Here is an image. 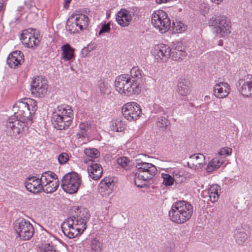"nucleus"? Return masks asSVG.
<instances>
[{
  "instance_id": "5701e85b",
  "label": "nucleus",
  "mask_w": 252,
  "mask_h": 252,
  "mask_svg": "<svg viewBox=\"0 0 252 252\" xmlns=\"http://www.w3.org/2000/svg\"><path fill=\"white\" fill-rule=\"evenodd\" d=\"M62 53V58L64 61H70L74 59V49L67 43L61 47Z\"/></svg>"
},
{
  "instance_id": "09e8293b",
  "label": "nucleus",
  "mask_w": 252,
  "mask_h": 252,
  "mask_svg": "<svg viewBox=\"0 0 252 252\" xmlns=\"http://www.w3.org/2000/svg\"><path fill=\"white\" fill-rule=\"evenodd\" d=\"M110 23L109 22L107 24H104L102 25L101 28L98 32V34L100 35L103 33L108 32H110Z\"/></svg>"
},
{
  "instance_id": "37998d69",
  "label": "nucleus",
  "mask_w": 252,
  "mask_h": 252,
  "mask_svg": "<svg viewBox=\"0 0 252 252\" xmlns=\"http://www.w3.org/2000/svg\"><path fill=\"white\" fill-rule=\"evenodd\" d=\"M141 70L137 67H133L130 70V75L133 78L141 79L143 77Z\"/></svg>"
},
{
  "instance_id": "79ce46f5",
  "label": "nucleus",
  "mask_w": 252,
  "mask_h": 252,
  "mask_svg": "<svg viewBox=\"0 0 252 252\" xmlns=\"http://www.w3.org/2000/svg\"><path fill=\"white\" fill-rule=\"evenodd\" d=\"M171 27H172L173 30L175 29L178 32H184L186 30V28L184 24L181 22H177L176 23L173 22Z\"/></svg>"
},
{
  "instance_id": "9d476101",
  "label": "nucleus",
  "mask_w": 252,
  "mask_h": 252,
  "mask_svg": "<svg viewBox=\"0 0 252 252\" xmlns=\"http://www.w3.org/2000/svg\"><path fill=\"white\" fill-rule=\"evenodd\" d=\"M14 115L13 116L16 119L26 121H31L32 112L27 101H18L15 104L14 107Z\"/></svg>"
},
{
  "instance_id": "13d9d810",
  "label": "nucleus",
  "mask_w": 252,
  "mask_h": 252,
  "mask_svg": "<svg viewBox=\"0 0 252 252\" xmlns=\"http://www.w3.org/2000/svg\"><path fill=\"white\" fill-rule=\"evenodd\" d=\"M3 6V0H0V11L2 9Z\"/></svg>"
},
{
  "instance_id": "393cba45",
  "label": "nucleus",
  "mask_w": 252,
  "mask_h": 252,
  "mask_svg": "<svg viewBox=\"0 0 252 252\" xmlns=\"http://www.w3.org/2000/svg\"><path fill=\"white\" fill-rule=\"evenodd\" d=\"M74 14L71 15L68 19L66 25V30L71 33H74L81 31L77 22L74 19Z\"/></svg>"
},
{
  "instance_id": "20e7f679",
  "label": "nucleus",
  "mask_w": 252,
  "mask_h": 252,
  "mask_svg": "<svg viewBox=\"0 0 252 252\" xmlns=\"http://www.w3.org/2000/svg\"><path fill=\"white\" fill-rule=\"evenodd\" d=\"M73 111L70 107L67 106L63 108L61 113L54 112L51 117V121L55 128L59 130L68 128L72 122Z\"/></svg>"
},
{
  "instance_id": "1a4fd4ad",
  "label": "nucleus",
  "mask_w": 252,
  "mask_h": 252,
  "mask_svg": "<svg viewBox=\"0 0 252 252\" xmlns=\"http://www.w3.org/2000/svg\"><path fill=\"white\" fill-rule=\"evenodd\" d=\"M26 126L25 122L16 119L13 116L9 118L6 123L7 133L13 137H21Z\"/></svg>"
},
{
  "instance_id": "603ef678",
  "label": "nucleus",
  "mask_w": 252,
  "mask_h": 252,
  "mask_svg": "<svg viewBox=\"0 0 252 252\" xmlns=\"http://www.w3.org/2000/svg\"><path fill=\"white\" fill-rule=\"evenodd\" d=\"M79 128L84 132L87 131L89 128V126L88 123H82L79 125Z\"/></svg>"
},
{
  "instance_id": "ddd939ff",
  "label": "nucleus",
  "mask_w": 252,
  "mask_h": 252,
  "mask_svg": "<svg viewBox=\"0 0 252 252\" xmlns=\"http://www.w3.org/2000/svg\"><path fill=\"white\" fill-rule=\"evenodd\" d=\"M124 117L127 120H136L141 113L140 106L136 102H129L125 104L122 109Z\"/></svg>"
},
{
  "instance_id": "aec40b11",
  "label": "nucleus",
  "mask_w": 252,
  "mask_h": 252,
  "mask_svg": "<svg viewBox=\"0 0 252 252\" xmlns=\"http://www.w3.org/2000/svg\"><path fill=\"white\" fill-rule=\"evenodd\" d=\"M188 166L190 168H201L205 163V156L199 153L191 155L189 157Z\"/></svg>"
},
{
  "instance_id": "9b49d317",
  "label": "nucleus",
  "mask_w": 252,
  "mask_h": 252,
  "mask_svg": "<svg viewBox=\"0 0 252 252\" xmlns=\"http://www.w3.org/2000/svg\"><path fill=\"white\" fill-rule=\"evenodd\" d=\"M38 32H36V30L32 28L23 31L20 38L22 43L29 48L38 45L40 40Z\"/></svg>"
},
{
  "instance_id": "a878e982",
  "label": "nucleus",
  "mask_w": 252,
  "mask_h": 252,
  "mask_svg": "<svg viewBox=\"0 0 252 252\" xmlns=\"http://www.w3.org/2000/svg\"><path fill=\"white\" fill-rule=\"evenodd\" d=\"M238 90L243 96L252 97L249 81L246 82L245 80H240Z\"/></svg>"
},
{
  "instance_id": "4468645a",
  "label": "nucleus",
  "mask_w": 252,
  "mask_h": 252,
  "mask_svg": "<svg viewBox=\"0 0 252 252\" xmlns=\"http://www.w3.org/2000/svg\"><path fill=\"white\" fill-rule=\"evenodd\" d=\"M171 49L169 46L160 44L155 45L153 53L157 60L165 62L171 57Z\"/></svg>"
},
{
  "instance_id": "de8ad7c7",
  "label": "nucleus",
  "mask_w": 252,
  "mask_h": 252,
  "mask_svg": "<svg viewBox=\"0 0 252 252\" xmlns=\"http://www.w3.org/2000/svg\"><path fill=\"white\" fill-rule=\"evenodd\" d=\"M153 112L160 115H166V113L163 108L158 104H154L153 105Z\"/></svg>"
},
{
  "instance_id": "49530a36",
  "label": "nucleus",
  "mask_w": 252,
  "mask_h": 252,
  "mask_svg": "<svg viewBox=\"0 0 252 252\" xmlns=\"http://www.w3.org/2000/svg\"><path fill=\"white\" fill-rule=\"evenodd\" d=\"M27 102L28 104V105L32 107V110L31 111L32 113H34V112L37 110V102L33 99H26Z\"/></svg>"
},
{
  "instance_id": "bb28decb",
  "label": "nucleus",
  "mask_w": 252,
  "mask_h": 252,
  "mask_svg": "<svg viewBox=\"0 0 252 252\" xmlns=\"http://www.w3.org/2000/svg\"><path fill=\"white\" fill-rule=\"evenodd\" d=\"M58 178L56 174L52 171H46L42 173L40 178L39 179L40 183L43 187L47 185V184L50 183Z\"/></svg>"
},
{
  "instance_id": "423d86ee",
  "label": "nucleus",
  "mask_w": 252,
  "mask_h": 252,
  "mask_svg": "<svg viewBox=\"0 0 252 252\" xmlns=\"http://www.w3.org/2000/svg\"><path fill=\"white\" fill-rule=\"evenodd\" d=\"M81 183L78 174L75 172L66 173L61 180V187L67 193L72 194L77 191Z\"/></svg>"
},
{
  "instance_id": "c03bdc74",
  "label": "nucleus",
  "mask_w": 252,
  "mask_h": 252,
  "mask_svg": "<svg viewBox=\"0 0 252 252\" xmlns=\"http://www.w3.org/2000/svg\"><path fill=\"white\" fill-rule=\"evenodd\" d=\"M231 153L232 149L230 148L224 147L220 149L219 155L225 158L230 155Z\"/></svg>"
},
{
  "instance_id": "3c124183",
  "label": "nucleus",
  "mask_w": 252,
  "mask_h": 252,
  "mask_svg": "<svg viewBox=\"0 0 252 252\" xmlns=\"http://www.w3.org/2000/svg\"><path fill=\"white\" fill-rule=\"evenodd\" d=\"M219 190H220V187L217 184H215L212 185L207 191L210 192L211 193L212 192V193L219 194Z\"/></svg>"
},
{
  "instance_id": "a18cd8bd",
  "label": "nucleus",
  "mask_w": 252,
  "mask_h": 252,
  "mask_svg": "<svg viewBox=\"0 0 252 252\" xmlns=\"http://www.w3.org/2000/svg\"><path fill=\"white\" fill-rule=\"evenodd\" d=\"M69 159V156L67 154L63 153L59 155L58 161L60 164L63 165Z\"/></svg>"
},
{
  "instance_id": "b1692460",
  "label": "nucleus",
  "mask_w": 252,
  "mask_h": 252,
  "mask_svg": "<svg viewBox=\"0 0 252 252\" xmlns=\"http://www.w3.org/2000/svg\"><path fill=\"white\" fill-rule=\"evenodd\" d=\"M191 87L189 80H182L178 85V93L182 96H186L189 93Z\"/></svg>"
},
{
  "instance_id": "0eeeda50",
  "label": "nucleus",
  "mask_w": 252,
  "mask_h": 252,
  "mask_svg": "<svg viewBox=\"0 0 252 252\" xmlns=\"http://www.w3.org/2000/svg\"><path fill=\"white\" fill-rule=\"evenodd\" d=\"M13 226L15 231L23 240H29L33 236L34 229L32 225L25 219H17Z\"/></svg>"
},
{
  "instance_id": "39448f33",
  "label": "nucleus",
  "mask_w": 252,
  "mask_h": 252,
  "mask_svg": "<svg viewBox=\"0 0 252 252\" xmlns=\"http://www.w3.org/2000/svg\"><path fill=\"white\" fill-rule=\"evenodd\" d=\"M115 86L119 93L126 95L138 94L141 87L137 80H116Z\"/></svg>"
},
{
  "instance_id": "4be33fe9",
  "label": "nucleus",
  "mask_w": 252,
  "mask_h": 252,
  "mask_svg": "<svg viewBox=\"0 0 252 252\" xmlns=\"http://www.w3.org/2000/svg\"><path fill=\"white\" fill-rule=\"evenodd\" d=\"M103 169L98 163H92L88 168L89 176L94 180H98L102 176Z\"/></svg>"
},
{
  "instance_id": "c756f323",
  "label": "nucleus",
  "mask_w": 252,
  "mask_h": 252,
  "mask_svg": "<svg viewBox=\"0 0 252 252\" xmlns=\"http://www.w3.org/2000/svg\"><path fill=\"white\" fill-rule=\"evenodd\" d=\"M47 236L50 237V243H46L42 245V246L40 248L39 252H56V250L53 246L52 244V240H55V238L51 236L50 234H48ZM49 242V241H48Z\"/></svg>"
},
{
  "instance_id": "5fc2aeb1",
  "label": "nucleus",
  "mask_w": 252,
  "mask_h": 252,
  "mask_svg": "<svg viewBox=\"0 0 252 252\" xmlns=\"http://www.w3.org/2000/svg\"><path fill=\"white\" fill-rule=\"evenodd\" d=\"M25 5L28 9H30L32 6V3L31 1H25Z\"/></svg>"
},
{
  "instance_id": "f704fd0d",
  "label": "nucleus",
  "mask_w": 252,
  "mask_h": 252,
  "mask_svg": "<svg viewBox=\"0 0 252 252\" xmlns=\"http://www.w3.org/2000/svg\"><path fill=\"white\" fill-rule=\"evenodd\" d=\"M84 153L89 158H89V160H93V158H97L100 156L99 152L97 149L94 148L85 149Z\"/></svg>"
},
{
  "instance_id": "f257e3e1",
  "label": "nucleus",
  "mask_w": 252,
  "mask_h": 252,
  "mask_svg": "<svg viewBox=\"0 0 252 252\" xmlns=\"http://www.w3.org/2000/svg\"><path fill=\"white\" fill-rule=\"evenodd\" d=\"M90 217V215L87 209L78 207L75 208L74 212L62 224L63 233L69 239L80 235L86 229V223Z\"/></svg>"
},
{
  "instance_id": "6e6d98bb",
  "label": "nucleus",
  "mask_w": 252,
  "mask_h": 252,
  "mask_svg": "<svg viewBox=\"0 0 252 252\" xmlns=\"http://www.w3.org/2000/svg\"><path fill=\"white\" fill-rule=\"evenodd\" d=\"M119 77V79H130L128 74H122Z\"/></svg>"
},
{
  "instance_id": "cd10ccee",
  "label": "nucleus",
  "mask_w": 252,
  "mask_h": 252,
  "mask_svg": "<svg viewBox=\"0 0 252 252\" xmlns=\"http://www.w3.org/2000/svg\"><path fill=\"white\" fill-rule=\"evenodd\" d=\"M74 19L77 22L80 30H82L84 28H86L88 26L89 18L85 15L74 14Z\"/></svg>"
},
{
  "instance_id": "4c0bfd02",
  "label": "nucleus",
  "mask_w": 252,
  "mask_h": 252,
  "mask_svg": "<svg viewBox=\"0 0 252 252\" xmlns=\"http://www.w3.org/2000/svg\"><path fill=\"white\" fill-rule=\"evenodd\" d=\"M173 179L175 182L177 184H181L184 182L186 179L183 176V172L182 171L176 170L173 173Z\"/></svg>"
},
{
  "instance_id": "ea45409f",
  "label": "nucleus",
  "mask_w": 252,
  "mask_h": 252,
  "mask_svg": "<svg viewBox=\"0 0 252 252\" xmlns=\"http://www.w3.org/2000/svg\"><path fill=\"white\" fill-rule=\"evenodd\" d=\"M161 177L163 178L162 184L165 186H170L173 185L175 182L173 177L168 174L162 173Z\"/></svg>"
},
{
  "instance_id": "f03ea898",
  "label": "nucleus",
  "mask_w": 252,
  "mask_h": 252,
  "mask_svg": "<svg viewBox=\"0 0 252 252\" xmlns=\"http://www.w3.org/2000/svg\"><path fill=\"white\" fill-rule=\"evenodd\" d=\"M192 205L186 201H178L173 203L168 212V216L172 221L182 224L189 220L192 215Z\"/></svg>"
},
{
  "instance_id": "a19ab883",
  "label": "nucleus",
  "mask_w": 252,
  "mask_h": 252,
  "mask_svg": "<svg viewBox=\"0 0 252 252\" xmlns=\"http://www.w3.org/2000/svg\"><path fill=\"white\" fill-rule=\"evenodd\" d=\"M157 124V126L160 128H166L169 124V121L166 117L160 116L158 118Z\"/></svg>"
},
{
  "instance_id": "c9c22d12",
  "label": "nucleus",
  "mask_w": 252,
  "mask_h": 252,
  "mask_svg": "<svg viewBox=\"0 0 252 252\" xmlns=\"http://www.w3.org/2000/svg\"><path fill=\"white\" fill-rule=\"evenodd\" d=\"M91 252H100L102 244L96 238L93 239L90 243Z\"/></svg>"
},
{
  "instance_id": "412c9836",
  "label": "nucleus",
  "mask_w": 252,
  "mask_h": 252,
  "mask_svg": "<svg viewBox=\"0 0 252 252\" xmlns=\"http://www.w3.org/2000/svg\"><path fill=\"white\" fill-rule=\"evenodd\" d=\"M230 91L229 85L225 82H220L214 87V94L218 98H223L227 96Z\"/></svg>"
},
{
  "instance_id": "a211bd4d",
  "label": "nucleus",
  "mask_w": 252,
  "mask_h": 252,
  "mask_svg": "<svg viewBox=\"0 0 252 252\" xmlns=\"http://www.w3.org/2000/svg\"><path fill=\"white\" fill-rule=\"evenodd\" d=\"M173 43V50L171 51L172 60L176 61L183 60L186 56L185 47L181 42L176 41Z\"/></svg>"
},
{
  "instance_id": "2f4dec72",
  "label": "nucleus",
  "mask_w": 252,
  "mask_h": 252,
  "mask_svg": "<svg viewBox=\"0 0 252 252\" xmlns=\"http://www.w3.org/2000/svg\"><path fill=\"white\" fill-rule=\"evenodd\" d=\"M112 130L117 132H121L124 130L126 125L120 119L114 120L111 122Z\"/></svg>"
},
{
  "instance_id": "4d7b16f0",
  "label": "nucleus",
  "mask_w": 252,
  "mask_h": 252,
  "mask_svg": "<svg viewBox=\"0 0 252 252\" xmlns=\"http://www.w3.org/2000/svg\"><path fill=\"white\" fill-rule=\"evenodd\" d=\"M212 2H215L216 4H219L222 0H211Z\"/></svg>"
},
{
  "instance_id": "e433bc0d",
  "label": "nucleus",
  "mask_w": 252,
  "mask_h": 252,
  "mask_svg": "<svg viewBox=\"0 0 252 252\" xmlns=\"http://www.w3.org/2000/svg\"><path fill=\"white\" fill-rule=\"evenodd\" d=\"M235 238L239 245H242L247 239V235L245 232L237 231L235 233Z\"/></svg>"
},
{
  "instance_id": "58836bf2",
  "label": "nucleus",
  "mask_w": 252,
  "mask_h": 252,
  "mask_svg": "<svg viewBox=\"0 0 252 252\" xmlns=\"http://www.w3.org/2000/svg\"><path fill=\"white\" fill-rule=\"evenodd\" d=\"M110 86L107 83L103 80H100L99 82V88L100 92L102 94H109L110 93Z\"/></svg>"
},
{
  "instance_id": "72a5a7b5",
  "label": "nucleus",
  "mask_w": 252,
  "mask_h": 252,
  "mask_svg": "<svg viewBox=\"0 0 252 252\" xmlns=\"http://www.w3.org/2000/svg\"><path fill=\"white\" fill-rule=\"evenodd\" d=\"M118 164L126 170H128L131 166V162L129 159L126 157H122L117 159Z\"/></svg>"
},
{
  "instance_id": "6ab92c4d",
  "label": "nucleus",
  "mask_w": 252,
  "mask_h": 252,
  "mask_svg": "<svg viewBox=\"0 0 252 252\" xmlns=\"http://www.w3.org/2000/svg\"><path fill=\"white\" fill-rule=\"evenodd\" d=\"M132 14L130 11L126 9H122L116 15V21L119 25L122 27H126L129 25L131 21Z\"/></svg>"
},
{
  "instance_id": "f8f14e48",
  "label": "nucleus",
  "mask_w": 252,
  "mask_h": 252,
  "mask_svg": "<svg viewBox=\"0 0 252 252\" xmlns=\"http://www.w3.org/2000/svg\"><path fill=\"white\" fill-rule=\"evenodd\" d=\"M212 26L216 29V32L224 37L230 33V22L224 16L216 17L212 22Z\"/></svg>"
},
{
  "instance_id": "2eb2a0df",
  "label": "nucleus",
  "mask_w": 252,
  "mask_h": 252,
  "mask_svg": "<svg viewBox=\"0 0 252 252\" xmlns=\"http://www.w3.org/2000/svg\"><path fill=\"white\" fill-rule=\"evenodd\" d=\"M48 87L47 80H32L31 83L32 93L41 97L46 93Z\"/></svg>"
},
{
  "instance_id": "dca6fc26",
  "label": "nucleus",
  "mask_w": 252,
  "mask_h": 252,
  "mask_svg": "<svg viewBox=\"0 0 252 252\" xmlns=\"http://www.w3.org/2000/svg\"><path fill=\"white\" fill-rule=\"evenodd\" d=\"M24 62L23 53L20 51H13L10 53L7 59V63L12 68L18 67Z\"/></svg>"
},
{
  "instance_id": "864d4df0",
  "label": "nucleus",
  "mask_w": 252,
  "mask_h": 252,
  "mask_svg": "<svg viewBox=\"0 0 252 252\" xmlns=\"http://www.w3.org/2000/svg\"><path fill=\"white\" fill-rule=\"evenodd\" d=\"M71 0H64V8L67 9Z\"/></svg>"
},
{
  "instance_id": "7c9ffc66",
  "label": "nucleus",
  "mask_w": 252,
  "mask_h": 252,
  "mask_svg": "<svg viewBox=\"0 0 252 252\" xmlns=\"http://www.w3.org/2000/svg\"><path fill=\"white\" fill-rule=\"evenodd\" d=\"M59 186V180L56 181L55 180L50 182V183L47 184V185L43 186V189H42V190L47 193H52L57 190Z\"/></svg>"
},
{
  "instance_id": "7ed1b4c3",
  "label": "nucleus",
  "mask_w": 252,
  "mask_h": 252,
  "mask_svg": "<svg viewBox=\"0 0 252 252\" xmlns=\"http://www.w3.org/2000/svg\"><path fill=\"white\" fill-rule=\"evenodd\" d=\"M136 168L137 171L135 173V184L140 188L147 186L148 181L152 179L157 172L156 167L150 163H137Z\"/></svg>"
},
{
  "instance_id": "473e14b6",
  "label": "nucleus",
  "mask_w": 252,
  "mask_h": 252,
  "mask_svg": "<svg viewBox=\"0 0 252 252\" xmlns=\"http://www.w3.org/2000/svg\"><path fill=\"white\" fill-rule=\"evenodd\" d=\"M222 164L218 158H213L207 165L206 170L208 172H211L212 171L218 169Z\"/></svg>"
},
{
  "instance_id": "bf43d9fd",
  "label": "nucleus",
  "mask_w": 252,
  "mask_h": 252,
  "mask_svg": "<svg viewBox=\"0 0 252 252\" xmlns=\"http://www.w3.org/2000/svg\"><path fill=\"white\" fill-rule=\"evenodd\" d=\"M250 2H251L252 4V0H250Z\"/></svg>"
},
{
  "instance_id": "c85d7f7f",
  "label": "nucleus",
  "mask_w": 252,
  "mask_h": 252,
  "mask_svg": "<svg viewBox=\"0 0 252 252\" xmlns=\"http://www.w3.org/2000/svg\"><path fill=\"white\" fill-rule=\"evenodd\" d=\"M113 181L111 180V179L109 178H105L104 180L101 181L99 185V188L100 189H102L101 191H102L103 190L104 191L106 190L108 193L111 192L113 189Z\"/></svg>"
},
{
  "instance_id": "6e6552de",
  "label": "nucleus",
  "mask_w": 252,
  "mask_h": 252,
  "mask_svg": "<svg viewBox=\"0 0 252 252\" xmlns=\"http://www.w3.org/2000/svg\"><path fill=\"white\" fill-rule=\"evenodd\" d=\"M152 24L161 33L165 32L171 27V22L167 13L162 10L155 12L152 15Z\"/></svg>"
},
{
  "instance_id": "f3484780",
  "label": "nucleus",
  "mask_w": 252,
  "mask_h": 252,
  "mask_svg": "<svg viewBox=\"0 0 252 252\" xmlns=\"http://www.w3.org/2000/svg\"><path fill=\"white\" fill-rule=\"evenodd\" d=\"M25 184L26 189L34 193L41 192L43 189L39 179L35 176L28 177L26 180Z\"/></svg>"
},
{
  "instance_id": "8fccbe9b",
  "label": "nucleus",
  "mask_w": 252,
  "mask_h": 252,
  "mask_svg": "<svg viewBox=\"0 0 252 252\" xmlns=\"http://www.w3.org/2000/svg\"><path fill=\"white\" fill-rule=\"evenodd\" d=\"M207 196L209 197L210 200L212 202H215L217 201V200L219 198V194L212 193V192L211 193L210 192L208 191H207Z\"/></svg>"
}]
</instances>
